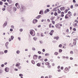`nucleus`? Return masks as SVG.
<instances>
[{
	"mask_svg": "<svg viewBox=\"0 0 78 78\" xmlns=\"http://www.w3.org/2000/svg\"><path fill=\"white\" fill-rule=\"evenodd\" d=\"M31 62L33 64H35V62H34V61L33 60H31Z\"/></svg>",
	"mask_w": 78,
	"mask_h": 78,
	"instance_id": "12",
	"label": "nucleus"
},
{
	"mask_svg": "<svg viewBox=\"0 0 78 78\" xmlns=\"http://www.w3.org/2000/svg\"><path fill=\"white\" fill-rule=\"evenodd\" d=\"M73 5H72L70 6V8L71 9H73Z\"/></svg>",
	"mask_w": 78,
	"mask_h": 78,
	"instance_id": "39",
	"label": "nucleus"
},
{
	"mask_svg": "<svg viewBox=\"0 0 78 78\" xmlns=\"http://www.w3.org/2000/svg\"><path fill=\"white\" fill-rule=\"evenodd\" d=\"M59 47H62V44H60L59 46H58Z\"/></svg>",
	"mask_w": 78,
	"mask_h": 78,
	"instance_id": "44",
	"label": "nucleus"
},
{
	"mask_svg": "<svg viewBox=\"0 0 78 78\" xmlns=\"http://www.w3.org/2000/svg\"><path fill=\"white\" fill-rule=\"evenodd\" d=\"M42 10H41L39 13V14H42Z\"/></svg>",
	"mask_w": 78,
	"mask_h": 78,
	"instance_id": "36",
	"label": "nucleus"
},
{
	"mask_svg": "<svg viewBox=\"0 0 78 78\" xmlns=\"http://www.w3.org/2000/svg\"><path fill=\"white\" fill-rule=\"evenodd\" d=\"M49 34H50V35H51V36H52V35H53V34L51 32H50V33H49Z\"/></svg>",
	"mask_w": 78,
	"mask_h": 78,
	"instance_id": "51",
	"label": "nucleus"
},
{
	"mask_svg": "<svg viewBox=\"0 0 78 78\" xmlns=\"http://www.w3.org/2000/svg\"><path fill=\"white\" fill-rule=\"evenodd\" d=\"M18 39L20 41V37H18Z\"/></svg>",
	"mask_w": 78,
	"mask_h": 78,
	"instance_id": "49",
	"label": "nucleus"
},
{
	"mask_svg": "<svg viewBox=\"0 0 78 78\" xmlns=\"http://www.w3.org/2000/svg\"><path fill=\"white\" fill-rule=\"evenodd\" d=\"M37 66H38V67H40V66H41V64H40V63H37Z\"/></svg>",
	"mask_w": 78,
	"mask_h": 78,
	"instance_id": "26",
	"label": "nucleus"
},
{
	"mask_svg": "<svg viewBox=\"0 0 78 78\" xmlns=\"http://www.w3.org/2000/svg\"><path fill=\"white\" fill-rule=\"evenodd\" d=\"M6 9H5V8H3L2 9V11H5V10Z\"/></svg>",
	"mask_w": 78,
	"mask_h": 78,
	"instance_id": "54",
	"label": "nucleus"
},
{
	"mask_svg": "<svg viewBox=\"0 0 78 78\" xmlns=\"http://www.w3.org/2000/svg\"><path fill=\"white\" fill-rule=\"evenodd\" d=\"M73 26L74 27H76L77 26V24L76 23H75L74 24H73Z\"/></svg>",
	"mask_w": 78,
	"mask_h": 78,
	"instance_id": "13",
	"label": "nucleus"
},
{
	"mask_svg": "<svg viewBox=\"0 0 78 78\" xmlns=\"http://www.w3.org/2000/svg\"><path fill=\"white\" fill-rule=\"evenodd\" d=\"M14 70L15 71H18V69H17L16 68Z\"/></svg>",
	"mask_w": 78,
	"mask_h": 78,
	"instance_id": "60",
	"label": "nucleus"
},
{
	"mask_svg": "<svg viewBox=\"0 0 78 78\" xmlns=\"http://www.w3.org/2000/svg\"><path fill=\"white\" fill-rule=\"evenodd\" d=\"M41 16H41V15H38V16L36 18V19H39V18H40Z\"/></svg>",
	"mask_w": 78,
	"mask_h": 78,
	"instance_id": "8",
	"label": "nucleus"
},
{
	"mask_svg": "<svg viewBox=\"0 0 78 78\" xmlns=\"http://www.w3.org/2000/svg\"><path fill=\"white\" fill-rule=\"evenodd\" d=\"M52 22L53 24H55V21L52 20Z\"/></svg>",
	"mask_w": 78,
	"mask_h": 78,
	"instance_id": "50",
	"label": "nucleus"
},
{
	"mask_svg": "<svg viewBox=\"0 0 78 78\" xmlns=\"http://www.w3.org/2000/svg\"><path fill=\"white\" fill-rule=\"evenodd\" d=\"M33 31H34L33 30H30V33L32 36H35V34H33Z\"/></svg>",
	"mask_w": 78,
	"mask_h": 78,
	"instance_id": "2",
	"label": "nucleus"
},
{
	"mask_svg": "<svg viewBox=\"0 0 78 78\" xmlns=\"http://www.w3.org/2000/svg\"><path fill=\"white\" fill-rule=\"evenodd\" d=\"M16 7L17 8H18V9H19V8H20V5H18V6H17Z\"/></svg>",
	"mask_w": 78,
	"mask_h": 78,
	"instance_id": "35",
	"label": "nucleus"
},
{
	"mask_svg": "<svg viewBox=\"0 0 78 78\" xmlns=\"http://www.w3.org/2000/svg\"><path fill=\"white\" fill-rule=\"evenodd\" d=\"M57 68L58 69H60V66H58L57 67Z\"/></svg>",
	"mask_w": 78,
	"mask_h": 78,
	"instance_id": "61",
	"label": "nucleus"
},
{
	"mask_svg": "<svg viewBox=\"0 0 78 78\" xmlns=\"http://www.w3.org/2000/svg\"><path fill=\"white\" fill-rule=\"evenodd\" d=\"M59 37L57 36V37H54V39H56V41H57V40H58V39H59Z\"/></svg>",
	"mask_w": 78,
	"mask_h": 78,
	"instance_id": "9",
	"label": "nucleus"
},
{
	"mask_svg": "<svg viewBox=\"0 0 78 78\" xmlns=\"http://www.w3.org/2000/svg\"><path fill=\"white\" fill-rule=\"evenodd\" d=\"M10 31H13V29H10Z\"/></svg>",
	"mask_w": 78,
	"mask_h": 78,
	"instance_id": "52",
	"label": "nucleus"
},
{
	"mask_svg": "<svg viewBox=\"0 0 78 78\" xmlns=\"http://www.w3.org/2000/svg\"><path fill=\"white\" fill-rule=\"evenodd\" d=\"M70 53L71 55L72 54H73V51H70Z\"/></svg>",
	"mask_w": 78,
	"mask_h": 78,
	"instance_id": "37",
	"label": "nucleus"
},
{
	"mask_svg": "<svg viewBox=\"0 0 78 78\" xmlns=\"http://www.w3.org/2000/svg\"><path fill=\"white\" fill-rule=\"evenodd\" d=\"M65 58H66V59H69V57H68V56L66 57Z\"/></svg>",
	"mask_w": 78,
	"mask_h": 78,
	"instance_id": "56",
	"label": "nucleus"
},
{
	"mask_svg": "<svg viewBox=\"0 0 78 78\" xmlns=\"http://www.w3.org/2000/svg\"><path fill=\"white\" fill-rule=\"evenodd\" d=\"M9 2V3H12V1L11 0H10Z\"/></svg>",
	"mask_w": 78,
	"mask_h": 78,
	"instance_id": "38",
	"label": "nucleus"
},
{
	"mask_svg": "<svg viewBox=\"0 0 78 78\" xmlns=\"http://www.w3.org/2000/svg\"><path fill=\"white\" fill-rule=\"evenodd\" d=\"M65 70L66 71H67V70H69V68H67V67H66L65 68Z\"/></svg>",
	"mask_w": 78,
	"mask_h": 78,
	"instance_id": "30",
	"label": "nucleus"
},
{
	"mask_svg": "<svg viewBox=\"0 0 78 78\" xmlns=\"http://www.w3.org/2000/svg\"><path fill=\"white\" fill-rule=\"evenodd\" d=\"M68 12V9H66L65 10V13H67V12Z\"/></svg>",
	"mask_w": 78,
	"mask_h": 78,
	"instance_id": "24",
	"label": "nucleus"
},
{
	"mask_svg": "<svg viewBox=\"0 0 78 78\" xmlns=\"http://www.w3.org/2000/svg\"><path fill=\"white\" fill-rule=\"evenodd\" d=\"M59 51L60 53H61L62 51V50L61 49H60L59 50Z\"/></svg>",
	"mask_w": 78,
	"mask_h": 78,
	"instance_id": "28",
	"label": "nucleus"
},
{
	"mask_svg": "<svg viewBox=\"0 0 78 78\" xmlns=\"http://www.w3.org/2000/svg\"><path fill=\"white\" fill-rule=\"evenodd\" d=\"M42 51H43V52H45V49H43L42 50Z\"/></svg>",
	"mask_w": 78,
	"mask_h": 78,
	"instance_id": "58",
	"label": "nucleus"
},
{
	"mask_svg": "<svg viewBox=\"0 0 78 78\" xmlns=\"http://www.w3.org/2000/svg\"><path fill=\"white\" fill-rule=\"evenodd\" d=\"M38 56L36 55H34L33 56V59L34 60H36L37 59Z\"/></svg>",
	"mask_w": 78,
	"mask_h": 78,
	"instance_id": "4",
	"label": "nucleus"
},
{
	"mask_svg": "<svg viewBox=\"0 0 78 78\" xmlns=\"http://www.w3.org/2000/svg\"><path fill=\"white\" fill-rule=\"evenodd\" d=\"M0 5H3V2H2V1H0Z\"/></svg>",
	"mask_w": 78,
	"mask_h": 78,
	"instance_id": "33",
	"label": "nucleus"
},
{
	"mask_svg": "<svg viewBox=\"0 0 78 78\" xmlns=\"http://www.w3.org/2000/svg\"><path fill=\"white\" fill-rule=\"evenodd\" d=\"M38 54H41V52L40 51H38Z\"/></svg>",
	"mask_w": 78,
	"mask_h": 78,
	"instance_id": "47",
	"label": "nucleus"
},
{
	"mask_svg": "<svg viewBox=\"0 0 78 78\" xmlns=\"http://www.w3.org/2000/svg\"><path fill=\"white\" fill-rule=\"evenodd\" d=\"M76 44V41L74 42L73 43V44L74 45H75Z\"/></svg>",
	"mask_w": 78,
	"mask_h": 78,
	"instance_id": "25",
	"label": "nucleus"
},
{
	"mask_svg": "<svg viewBox=\"0 0 78 78\" xmlns=\"http://www.w3.org/2000/svg\"><path fill=\"white\" fill-rule=\"evenodd\" d=\"M65 19H67V18H69V17H68L66 15V16H65Z\"/></svg>",
	"mask_w": 78,
	"mask_h": 78,
	"instance_id": "42",
	"label": "nucleus"
},
{
	"mask_svg": "<svg viewBox=\"0 0 78 78\" xmlns=\"http://www.w3.org/2000/svg\"><path fill=\"white\" fill-rule=\"evenodd\" d=\"M51 33H52L53 34V33H54V30H52L51 31Z\"/></svg>",
	"mask_w": 78,
	"mask_h": 78,
	"instance_id": "55",
	"label": "nucleus"
},
{
	"mask_svg": "<svg viewBox=\"0 0 78 78\" xmlns=\"http://www.w3.org/2000/svg\"><path fill=\"white\" fill-rule=\"evenodd\" d=\"M20 51H19V50H17V51H16V53H17V54H19L20 53Z\"/></svg>",
	"mask_w": 78,
	"mask_h": 78,
	"instance_id": "20",
	"label": "nucleus"
},
{
	"mask_svg": "<svg viewBox=\"0 0 78 78\" xmlns=\"http://www.w3.org/2000/svg\"><path fill=\"white\" fill-rule=\"evenodd\" d=\"M45 56H50V54L48 53H46L45 54Z\"/></svg>",
	"mask_w": 78,
	"mask_h": 78,
	"instance_id": "18",
	"label": "nucleus"
},
{
	"mask_svg": "<svg viewBox=\"0 0 78 78\" xmlns=\"http://www.w3.org/2000/svg\"><path fill=\"white\" fill-rule=\"evenodd\" d=\"M22 11H24L25 10V7L24 6L21 7Z\"/></svg>",
	"mask_w": 78,
	"mask_h": 78,
	"instance_id": "6",
	"label": "nucleus"
},
{
	"mask_svg": "<svg viewBox=\"0 0 78 78\" xmlns=\"http://www.w3.org/2000/svg\"><path fill=\"white\" fill-rule=\"evenodd\" d=\"M3 54H4V53H3V52L1 51H0V55H3Z\"/></svg>",
	"mask_w": 78,
	"mask_h": 78,
	"instance_id": "23",
	"label": "nucleus"
},
{
	"mask_svg": "<svg viewBox=\"0 0 78 78\" xmlns=\"http://www.w3.org/2000/svg\"><path fill=\"white\" fill-rule=\"evenodd\" d=\"M19 31L20 32H22V31H23V29H20Z\"/></svg>",
	"mask_w": 78,
	"mask_h": 78,
	"instance_id": "32",
	"label": "nucleus"
},
{
	"mask_svg": "<svg viewBox=\"0 0 78 78\" xmlns=\"http://www.w3.org/2000/svg\"><path fill=\"white\" fill-rule=\"evenodd\" d=\"M37 22V20L36 19H34L32 23H33L34 24H35Z\"/></svg>",
	"mask_w": 78,
	"mask_h": 78,
	"instance_id": "3",
	"label": "nucleus"
},
{
	"mask_svg": "<svg viewBox=\"0 0 78 78\" xmlns=\"http://www.w3.org/2000/svg\"><path fill=\"white\" fill-rule=\"evenodd\" d=\"M13 10L14 11H17V8L16 7H13Z\"/></svg>",
	"mask_w": 78,
	"mask_h": 78,
	"instance_id": "14",
	"label": "nucleus"
},
{
	"mask_svg": "<svg viewBox=\"0 0 78 78\" xmlns=\"http://www.w3.org/2000/svg\"><path fill=\"white\" fill-rule=\"evenodd\" d=\"M57 10L58 11V13H61V11L59 10V9H57Z\"/></svg>",
	"mask_w": 78,
	"mask_h": 78,
	"instance_id": "19",
	"label": "nucleus"
},
{
	"mask_svg": "<svg viewBox=\"0 0 78 78\" xmlns=\"http://www.w3.org/2000/svg\"><path fill=\"white\" fill-rule=\"evenodd\" d=\"M46 11L47 12H49V11H50V9H46Z\"/></svg>",
	"mask_w": 78,
	"mask_h": 78,
	"instance_id": "43",
	"label": "nucleus"
},
{
	"mask_svg": "<svg viewBox=\"0 0 78 78\" xmlns=\"http://www.w3.org/2000/svg\"><path fill=\"white\" fill-rule=\"evenodd\" d=\"M75 6H76H76H78V4H76L75 5Z\"/></svg>",
	"mask_w": 78,
	"mask_h": 78,
	"instance_id": "57",
	"label": "nucleus"
},
{
	"mask_svg": "<svg viewBox=\"0 0 78 78\" xmlns=\"http://www.w3.org/2000/svg\"><path fill=\"white\" fill-rule=\"evenodd\" d=\"M15 6H16V7H17V6H18V3H16L15 4Z\"/></svg>",
	"mask_w": 78,
	"mask_h": 78,
	"instance_id": "48",
	"label": "nucleus"
},
{
	"mask_svg": "<svg viewBox=\"0 0 78 78\" xmlns=\"http://www.w3.org/2000/svg\"><path fill=\"white\" fill-rule=\"evenodd\" d=\"M56 8H55L53 9V11H56Z\"/></svg>",
	"mask_w": 78,
	"mask_h": 78,
	"instance_id": "40",
	"label": "nucleus"
},
{
	"mask_svg": "<svg viewBox=\"0 0 78 78\" xmlns=\"http://www.w3.org/2000/svg\"><path fill=\"white\" fill-rule=\"evenodd\" d=\"M11 28H13V29H14V26L13 25H12L11 26Z\"/></svg>",
	"mask_w": 78,
	"mask_h": 78,
	"instance_id": "27",
	"label": "nucleus"
},
{
	"mask_svg": "<svg viewBox=\"0 0 78 78\" xmlns=\"http://www.w3.org/2000/svg\"><path fill=\"white\" fill-rule=\"evenodd\" d=\"M37 37H34L33 38V39L35 41H37Z\"/></svg>",
	"mask_w": 78,
	"mask_h": 78,
	"instance_id": "10",
	"label": "nucleus"
},
{
	"mask_svg": "<svg viewBox=\"0 0 78 78\" xmlns=\"http://www.w3.org/2000/svg\"><path fill=\"white\" fill-rule=\"evenodd\" d=\"M73 2L74 3H76V1L75 0H73Z\"/></svg>",
	"mask_w": 78,
	"mask_h": 78,
	"instance_id": "45",
	"label": "nucleus"
},
{
	"mask_svg": "<svg viewBox=\"0 0 78 78\" xmlns=\"http://www.w3.org/2000/svg\"><path fill=\"white\" fill-rule=\"evenodd\" d=\"M48 76H49V78H52V76H51V75H49Z\"/></svg>",
	"mask_w": 78,
	"mask_h": 78,
	"instance_id": "41",
	"label": "nucleus"
},
{
	"mask_svg": "<svg viewBox=\"0 0 78 78\" xmlns=\"http://www.w3.org/2000/svg\"><path fill=\"white\" fill-rule=\"evenodd\" d=\"M55 17L52 16L51 17V20H53L55 19Z\"/></svg>",
	"mask_w": 78,
	"mask_h": 78,
	"instance_id": "17",
	"label": "nucleus"
},
{
	"mask_svg": "<svg viewBox=\"0 0 78 78\" xmlns=\"http://www.w3.org/2000/svg\"><path fill=\"white\" fill-rule=\"evenodd\" d=\"M5 72H8V68L7 67H6L5 69Z\"/></svg>",
	"mask_w": 78,
	"mask_h": 78,
	"instance_id": "21",
	"label": "nucleus"
},
{
	"mask_svg": "<svg viewBox=\"0 0 78 78\" xmlns=\"http://www.w3.org/2000/svg\"><path fill=\"white\" fill-rule=\"evenodd\" d=\"M54 15L55 16H57V15H58V13H57V12H55L54 13Z\"/></svg>",
	"mask_w": 78,
	"mask_h": 78,
	"instance_id": "31",
	"label": "nucleus"
},
{
	"mask_svg": "<svg viewBox=\"0 0 78 78\" xmlns=\"http://www.w3.org/2000/svg\"><path fill=\"white\" fill-rule=\"evenodd\" d=\"M14 36H11V39L12 40H12H13V39H14Z\"/></svg>",
	"mask_w": 78,
	"mask_h": 78,
	"instance_id": "15",
	"label": "nucleus"
},
{
	"mask_svg": "<svg viewBox=\"0 0 78 78\" xmlns=\"http://www.w3.org/2000/svg\"><path fill=\"white\" fill-rule=\"evenodd\" d=\"M7 25V22L6 21L5 22L3 25V27L4 28Z\"/></svg>",
	"mask_w": 78,
	"mask_h": 78,
	"instance_id": "5",
	"label": "nucleus"
},
{
	"mask_svg": "<svg viewBox=\"0 0 78 78\" xmlns=\"http://www.w3.org/2000/svg\"><path fill=\"white\" fill-rule=\"evenodd\" d=\"M54 54L55 55H56V56L58 55V52H55L54 53Z\"/></svg>",
	"mask_w": 78,
	"mask_h": 78,
	"instance_id": "16",
	"label": "nucleus"
},
{
	"mask_svg": "<svg viewBox=\"0 0 78 78\" xmlns=\"http://www.w3.org/2000/svg\"><path fill=\"white\" fill-rule=\"evenodd\" d=\"M41 58H42V57L41 56H38V59H41Z\"/></svg>",
	"mask_w": 78,
	"mask_h": 78,
	"instance_id": "53",
	"label": "nucleus"
},
{
	"mask_svg": "<svg viewBox=\"0 0 78 78\" xmlns=\"http://www.w3.org/2000/svg\"><path fill=\"white\" fill-rule=\"evenodd\" d=\"M73 30L75 31H76V28H73Z\"/></svg>",
	"mask_w": 78,
	"mask_h": 78,
	"instance_id": "64",
	"label": "nucleus"
},
{
	"mask_svg": "<svg viewBox=\"0 0 78 78\" xmlns=\"http://www.w3.org/2000/svg\"><path fill=\"white\" fill-rule=\"evenodd\" d=\"M19 76H21V77L23 76V74H19Z\"/></svg>",
	"mask_w": 78,
	"mask_h": 78,
	"instance_id": "34",
	"label": "nucleus"
},
{
	"mask_svg": "<svg viewBox=\"0 0 78 78\" xmlns=\"http://www.w3.org/2000/svg\"><path fill=\"white\" fill-rule=\"evenodd\" d=\"M62 57L64 59H65L66 58V56H62Z\"/></svg>",
	"mask_w": 78,
	"mask_h": 78,
	"instance_id": "62",
	"label": "nucleus"
},
{
	"mask_svg": "<svg viewBox=\"0 0 78 78\" xmlns=\"http://www.w3.org/2000/svg\"><path fill=\"white\" fill-rule=\"evenodd\" d=\"M8 45H9V42H7L5 44V48L7 49H8V48H9V47H8Z\"/></svg>",
	"mask_w": 78,
	"mask_h": 78,
	"instance_id": "1",
	"label": "nucleus"
},
{
	"mask_svg": "<svg viewBox=\"0 0 78 78\" xmlns=\"http://www.w3.org/2000/svg\"><path fill=\"white\" fill-rule=\"evenodd\" d=\"M11 40H11V39L10 38H9V42H10V41H11Z\"/></svg>",
	"mask_w": 78,
	"mask_h": 78,
	"instance_id": "46",
	"label": "nucleus"
},
{
	"mask_svg": "<svg viewBox=\"0 0 78 78\" xmlns=\"http://www.w3.org/2000/svg\"><path fill=\"white\" fill-rule=\"evenodd\" d=\"M5 53H8V50H5L4 51Z\"/></svg>",
	"mask_w": 78,
	"mask_h": 78,
	"instance_id": "29",
	"label": "nucleus"
},
{
	"mask_svg": "<svg viewBox=\"0 0 78 78\" xmlns=\"http://www.w3.org/2000/svg\"><path fill=\"white\" fill-rule=\"evenodd\" d=\"M60 9L61 10V11H64V10L65 9V7H61Z\"/></svg>",
	"mask_w": 78,
	"mask_h": 78,
	"instance_id": "7",
	"label": "nucleus"
},
{
	"mask_svg": "<svg viewBox=\"0 0 78 78\" xmlns=\"http://www.w3.org/2000/svg\"><path fill=\"white\" fill-rule=\"evenodd\" d=\"M32 49L33 51H35L36 50V49L34 47L32 48Z\"/></svg>",
	"mask_w": 78,
	"mask_h": 78,
	"instance_id": "22",
	"label": "nucleus"
},
{
	"mask_svg": "<svg viewBox=\"0 0 78 78\" xmlns=\"http://www.w3.org/2000/svg\"><path fill=\"white\" fill-rule=\"evenodd\" d=\"M2 70H0V73H2Z\"/></svg>",
	"mask_w": 78,
	"mask_h": 78,
	"instance_id": "63",
	"label": "nucleus"
},
{
	"mask_svg": "<svg viewBox=\"0 0 78 78\" xmlns=\"http://www.w3.org/2000/svg\"><path fill=\"white\" fill-rule=\"evenodd\" d=\"M45 64L46 66H49V65H50V63L49 62H46L45 63Z\"/></svg>",
	"mask_w": 78,
	"mask_h": 78,
	"instance_id": "11",
	"label": "nucleus"
},
{
	"mask_svg": "<svg viewBox=\"0 0 78 78\" xmlns=\"http://www.w3.org/2000/svg\"><path fill=\"white\" fill-rule=\"evenodd\" d=\"M47 21L48 22H50V20L49 19H47Z\"/></svg>",
	"mask_w": 78,
	"mask_h": 78,
	"instance_id": "59",
	"label": "nucleus"
}]
</instances>
